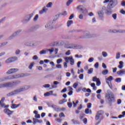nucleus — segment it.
Returning <instances> with one entry per match:
<instances>
[{
  "label": "nucleus",
  "instance_id": "f257e3e1",
  "mask_svg": "<svg viewBox=\"0 0 125 125\" xmlns=\"http://www.w3.org/2000/svg\"><path fill=\"white\" fill-rule=\"evenodd\" d=\"M49 46H64V47H79L77 43H71L68 41H60L51 42Z\"/></svg>",
  "mask_w": 125,
  "mask_h": 125
},
{
  "label": "nucleus",
  "instance_id": "f03ea898",
  "mask_svg": "<svg viewBox=\"0 0 125 125\" xmlns=\"http://www.w3.org/2000/svg\"><path fill=\"white\" fill-rule=\"evenodd\" d=\"M18 83H20V82L16 81L13 83L9 82L4 84H0V88H2V87H11V86H14V85L18 84Z\"/></svg>",
  "mask_w": 125,
  "mask_h": 125
},
{
  "label": "nucleus",
  "instance_id": "7ed1b4c3",
  "mask_svg": "<svg viewBox=\"0 0 125 125\" xmlns=\"http://www.w3.org/2000/svg\"><path fill=\"white\" fill-rule=\"evenodd\" d=\"M24 90H25V87L20 88L8 93L7 94V96H12L13 95H16V94H18L19 92H21V91H24Z\"/></svg>",
  "mask_w": 125,
  "mask_h": 125
},
{
  "label": "nucleus",
  "instance_id": "20e7f679",
  "mask_svg": "<svg viewBox=\"0 0 125 125\" xmlns=\"http://www.w3.org/2000/svg\"><path fill=\"white\" fill-rule=\"evenodd\" d=\"M107 98V100L109 103H114L116 102V99L115 98V95L113 93H110L106 96Z\"/></svg>",
  "mask_w": 125,
  "mask_h": 125
},
{
  "label": "nucleus",
  "instance_id": "39448f33",
  "mask_svg": "<svg viewBox=\"0 0 125 125\" xmlns=\"http://www.w3.org/2000/svg\"><path fill=\"white\" fill-rule=\"evenodd\" d=\"M25 76L24 74H17L15 75H12V76L5 78L6 80H14L15 79H19L20 78H23Z\"/></svg>",
  "mask_w": 125,
  "mask_h": 125
},
{
  "label": "nucleus",
  "instance_id": "423d86ee",
  "mask_svg": "<svg viewBox=\"0 0 125 125\" xmlns=\"http://www.w3.org/2000/svg\"><path fill=\"white\" fill-rule=\"evenodd\" d=\"M83 35L85 36V37H81L82 39H91V38H93L94 37V35L93 34H90V32L89 31H85L83 32Z\"/></svg>",
  "mask_w": 125,
  "mask_h": 125
},
{
  "label": "nucleus",
  "instance_id": "0eeeda50",
  "mask_svg": "<svg viewBox=\"0 0 125 125\" xmlns=\"http://www.w3.org/2000/svg\"><path fill=\"white\" fill-rule=\"evenodd\" d=\"M18 60V58L17 57H11L9 58L7 60L5 61V63H12V62H15Z\"/></svg>",
  "mask_w": 125,
  "mask_h": 125
},
{
  "label": "nucleus",
  "instance_id": "6e6552de",
  "mask_svg": "<svg viewBox=\"0 0 125 125\" xmlns=\"http://www.w3.org/2000/svg\"><path fill=\"white\" fill-rule=\"evenodd\" d=\"M32 17H33V14L28 15L25 17L24 20H22L23 23H28V22L31 20Z\"/></svg>",
  "mask_w": 125,
  "mask_h": 125
},
{
  "label": "nucleus",
  "instance_id": "1a4fd4ad",
  "mask_svg": "<svg viewBox=\"0 0 125 125\" xmlns=\"http://www.w3.org/2000/svg\"><path fill=\"white\" fill-rule=\"evenodd\" d=\"M77 9L78 10H80V12L82 13H84V11H87V10H86V8L84 7V6H83V5H79L77 7Z\"/></svg>",
  "mask_w": 125,
  "mask_h": 125
},
{
  "label": "nucleus",
  "instance_id": "9d476101",
  "mask_svg": "<svg viewBox=\"0 0 125 125\" xmlns=\"http://www.w3.org/2000/svg\"><path fill=\"white\" fill-rule=\"evenodd\" d=\"M18 71H19V69L17 68H11L9 69L6 73L8 74V75H10L11 74H14V73H16L18 72Z\"/></svg>",
  "mask_w": 125,
  "mask_h": 125
},
{
  "label": "nucleus",
  "instance_id": "9b49d317",
  "mask_svg": "<svg viewBox=\"0 0 125 125\" xmlns=\"http://www.w3.org/2000/svg\"><path fill=\"white\" fill-rule=\"evenodd\" d=\"M98 15L99 19H100L101 20H104V12L98 11Z\"/></svg>",
  "mask_w": 125,
  "mask_h": 125
},
{
  "label": "nucleus",
  "instance_id": "f8f14e48",
  "mask_svg": "<svg viewBox=\"0 0 125 125\" xmlns=\"http://www.w3.org/2000/svg\"><path fill=\"white\" fill-rule=\"evenodd\" d=\"M3 111H4V113L8 115V116H10L11 115H12L14 112L13 111H11L9 110V109L8 108H5V109H4Z\"/></svg>",
  "mask_w": 125,
  "mask_h": 125
},
{
  "label": "nucleus",
  "instance_id": "ddd939ff",
  "mask_svg": "<svg viewBox=\"0 0 125 125\" xmlns=\"http://www.w3.org/2000/svg\"><path fill=\"white\" fill-rule=\"evenodd\" d=\"M114 33L115 34H125V30L119 29L118 30L114 29Z\"/></svg>",
  "mask_w": 125,
  "mask_h": 125
},
{
  "label": "nucleus",
  "instance_id": "4468645a",
  "mask_svg": "<svg viewBox=\"0 0 125 125\" xmlns=\"http://www.w3.org/2000/svg\"><path fill=\"white\" fill-rule=\"evenodd\" d=\"M26 46H36V43H34L31 42H27L24 43Z\"/></svg>",
  "mask_w": 125,
  "mask_h": 125
},
{
  "label": "nucleus",
  "instance_id": "2eb2a0df",
  "mask_svg": "<svg viewBox=\"0 0 125 125\" xmlns=\"http://www.w3.org/2000/svg\"><path fill=\"white\" fill-rule=\"evenodd\" d=\"M48 9L46 7H43L42 10H40L39 12L40 14H43V13H46L47 12Z\"/></svg>",
  "mask_w": 125,
  "mask_h": 125
},
{
  "label": "nucleus",
  "instance_id": "dca6fc26",
  "mask_svg": "<svg viewBox=\"0 0 125 125\" xmlns=\"http://www.w3.org/2000/svg\"><path fill=\"white\" fill-rule=\"evenodd\" d=\"M100 116H102V111H99L97 112V114L96 115L95 120H97V121L99 120Z\"/></svg>",
  "mask_w": 125,
  "mask_h": 125
},
{
  "label": "nucleus",
  "instance_id": "f3484780",
  "mask_svg": "<svg viewBox=\"0 0 125 125\" xmlns=\"http://www.w3.org/2000/svg\"><path fill=\"white\" fill-rule=\"evenodd\" d=\"M4 100H5V98L4 97L2 98L1 100L0 101V106L2 108L5 106V104L3 103L4 102Z\"/></svg>",
  "mask_w": 125,
  "mask_h": 125
},
{
  "label": "nucleus",
  "instance_id": "a211bd4d",
  "mask_svg": "<svg viewBox=\"0 0 125 125\" xmlns=\"http://www.w3.org/2000/svg\"><path fill=\"white\" fill-rule=\"evenodd\" d=\"M37 123H38L39 124H41L42 123V120H39L38 119L36 118H33V124L36 125Z\"/></svg>",
  "mask_w": 125,
  "mask_h": 125
},
{
  "label": "nucleus",
  "instance_id": "6ab92c4d",
  "mask_svg": "<svg viewBox=\"0 0 125 125\" xmlns=\"http://www.w3.org/2000/svg\"><path fill=\"white\" fill-rule=\"evenodd\" d=\"M45 29H51L52 28V25H51V23L50 22H47L45 24Z\"/></svg>",
  "mask_w": 125,
  "mask_h": 125
},
{
  "label": "nucleus",
  "instance_id": "aec40b11",
  "mask_svg": "<svg viewBox=\"0 0 125 125\" xmlns=\"http://www.w3.org/2000/svg\"><path fill=\"white\" fill-rule=\"evenodd\" d=\"M52 108H53L54 110H55V111H56V112H59L60 111V108H59V107L57 106L56 105H52L51 106Z\"/></svg>",
  "mask_w": 125,
  "mask_h": 125
},
{
  "label": "nucleus",
  "instance_id": "412c9836",
  "mask_svg": "<svg viewBox=\"0 0 125 125\" xmlns=\"http://www.w3.org/2000/svg\"><path fill=\"white\" fill-rule=\"evenodd\" d=\"M114 7H115V5L114 4V3H109L107 5V8H108V9H112V8H114Z\"/></svg>",
  "mask_w": 125,
  "mask_h": 125
},
{
  "label": "nucleus",
  "instance_id": "4be33fe9",
  "mask_svg": "<svg viewBox=\"0 0 125 125\" xmlns=\"http://www.w3.org/2000/svg\"><path fill=\"white\" fill-rule=\"evenodd\" d=\"M20 105V104H12L11 107L12 109H16V108H18Z\"/></svg>",
  "mask_w": 125,
  "mask_h": 125
},
{
  "label": "nucleus",
  "instance_id": "5701e85b",
  "mask_svg": "<svg viewBox=\"0 0 125 125\" xmlns=\"http://www.w3.org/2000/svg\"><path fill=\"white\" fill-rule=\"evenodd\" d=\"M117 75H124L125 74V70L122 69L120 71H117Z\"/></svg>",
  "mask_w": 125,
  "mask_h": 125
},
{
  "label": "nucleus",
  "instance_id": "b1692460",
  "mask_svg": "<svg viewBox=\"0 0 125 125\" xmlns=\"http://www.w3.org/2000/svg\"><path fill=\"white\" fill-rule=\"evenodd\" d=\"M16 35L14 33H13L12 35H11V36H10L9 37V38H8V41H11V40H13V39H14V38H15Z\"/></svg>",
  "mask_w": 125,
  "mask_h": 125
},
{
  "label": "nucleus",
  "instance_id": "393cba45",
  "mask_svg": "<svg viewBox=\"0 0 125 125\" xmlns=\"http://www.w3.org/2000/svg\"><path fill=\"white\" fill-rule=\"evenodd\" d=\"M112 9H108L106 10L105 13L107 14V15H111V14H112Z\"/></svg>",
  "mask_w": 125,
  "mask_h": 125
},
{
  "label": "nucleus",
  "instance_id": "a878e982",
  "mask_svg": "<svg viewBox=\"0 0 125 125\" xmlns=\"http://www.w3.org/2000/svg\"><path fill=\"white\" fill-rule=\"evenodd\" d=\"M69 61L70 65H73L75 63V61L74 60V59H73V57H72L70 58Z\"/></svg>",
  "mask_w": 125,
  "mask_h": 125
},
{
  "label": "nucleus",
  "instance_id": "bb28decb",
  "mask_svg": "<svg viewBox=\"0 0 125 125\" xmlns=\"http://www.w3.org/2000/svg\"><path fill=\"white\" fill-rule=\"evenodd\" d=\"M123 67H124V62H123V61H120L119 62V65H118V68H119V69H123Z\"/></svg>",
  "mask_w": 125,
  "mask_h": 125
},
{
  "label": "nucleus",
  "instance_id": "cd10ccee",
  "mask_svg": "<svg viewBox=\"0 0 125 125\" xmlns=\"http://www.w3.org/2000/svg\"><path fill=\"white\" fill-rule=\"evenodd\" d=\"M7 43H8L7 42H4L2 43H0V47H3V46H5Z\"/></svg>",
  "mask_w": 125,
  "mask_h": 125
},
{
  "label": "nucleus",
  "instance_id": "c85d7f7f",
  "mask_svg": "<svg viewBox=\"0 0 125 125\" xmlns=\"http://www.w3.org/2000/svg\"><path fill=\"white\" fill-rule=\"evenodd\" d=\"M22 32V29H19L18 30L15 31L14 34L16 35V36H18L20 33Z\"/></svg>",
  "mask_w": 125,
  "mask_h": 125
},
{
  "label": "nucleus",
  "instance_id": "c756f323",
  "mask_svg": "<svg viewBox=\"0 0 125 125\" xmlns=\"http://www.w3.org/2000/svg\"><path fill=\"white\" fill-rule=\"evenodd\" d=\"M90 85L91 87H93V89H94V90H96L97 89V87L95 86V83H92Z\"/></svg>",
  "mask_w": 125,
  "mask_h": 125
},
{
  "label": "nucleus",
  "instance_id": "7c9ffc66",
  "mask_svg": "<svg viewBox=\"0 0 125 125\" xmlns=\"http://www.w3.org/2000/svg\"><path fill=\"white\" fill-rule=\"evenodd\" d=\"M110 2H112L114 5H117V4H118V0H110Z\"/></svg>",
  "mask_w": 125,
  "mask_h": 125
},
{
  "label": "nucleus",
  "instance_id": "2f4dec72",
  "mask_svg": "<svg viewBox=\"0 0 125 125\" xmlns=\"http://www.w3.org/2000/svg\"><path fill=\"white\" fill-rule=\"evenodd\" d=\"M73 21H68L67 22V26L68 27H70L72 24H73Z\"/></svg>",
  "mask_w": 125,
  "mask_h": 125
},
{
  "label": "nucleus",
  "instance_id": "473e14b6",
  "mask_svg": "<svg viewBox=\"0 0 125 125\" xmlns=\"http://www.w3.org/2000/svg\"><path fill=\"white\" fill-rule=\"evenodd\" d=\"M52 2H49L47 5L46 7L47 8H51V7H52Z\"/></svg>",
  "mask_w": 125,
  "mask_h": 125
},
{
  "label": "nucleus",
  "instance_id": "72a5a7b5",
  "mask_svg": "<svg viewBox=\"0 0 125 125\" xmlns=\"http://www.w3.org/2000/svg\"><path fill=\"white\" fill-rule=\"evenodd\" d=\"M65 102H67V101L66 100V99H63L62 100H60L59 102V104H63V103H65Z\"/></svg>",
  "mask_w": 125,
  "mask_h": 125
},
{
  "label": "nucleus",
  "instance_id": "f704fd0d",
  "mask_svg": "<svg viewBox=\"0 0 125 125\" xmlns=\"http://www.w3.org/2000/svg\"><path fill=\"white\" fill-rule=\"evenodd\" d=\"M108 73H109V70H108L107 69H105L102 71V74L103 75H107Z\"/></svg>",
  "mask_w": 125,
  "mask_h": 125
},
{
  "label": "nucleus",
  "instance_id": "c9c22d12",
  "mask_svg": "<svg viewBox=\"0 0 125 125\" xmlns=\"http://www.w3.org/2000/svg\"><path fill=\"white\" fill-rule=\"evenodd\" d=\"M34 65H35V62H31L28 67L29 69H30V70L32 69L33 67H34Z\"/></svg>",
  "mask_w": 125,
  "mask_h": 125
},
{
  "label": "nucleus",
  "instance_id": "e433bc0d",
  "mask_svg": "<svg viewBox=\"0 0 125 125\" xmlns=\"http://www.w3.org/2000/svg\"><path fill=\"white\" fill-rule=\"evenodd\" d=\"M73 0H68L67 2H66V5L67 6H69L72 2H73Z\"/></svg>",
  "mask_w": 125,
  "mask_h": 125
},
{
  "label": "nucleus",
  "instance_id": "4c0bfd02",
  "mask_svg": "<svg viewBox=\"0 0 125 125\" xmlns=\"http://www.w3.org/2000/svg\"><path fill=\"white\" fill-rule=\"evenodd\" d=\"M79 104V101L76 100V102H73V107H77V104Z\"/></svg>",
  "mask_w": 125,
  "mask_h": 125
},
{
  "label": "nucleus",
  "instance_id": "58836bf2",
  "mask_svg": "<svg viewBox=\"0 0 125 125\" xmlns=\"http://www.w3.org/2000/svg\"><path fill=\"white\" fill-rule=\"evenodd\" d=\"M50 95H53V96H57V94H53V91H50L48 92Z\"/></svg>",
  "mask_w": 125,
  "mask_h": 125
},
{
  "label": "nucleus",
  "instance_id": "ea45409f",
  "mask_svg": "<svg viewBox=\"0 0 125 125\" xmlns=\"http://www.w3.org/2000/svg\"><path fill=\"white\" fill-rule=\"evenodd\" d=\"M93 72V69L92 68H91L88 70L87 73L89 74H92Z\"/></svg>",
  "mask_w": 125,
  "mask_h": 125
},
{
  "label": "nucleus",
  "instance_id": "a19ab883",
  "mask_svg": "<svg viewBox=\"0 0 125 125\" xmlns=\"http://www.w3.org/2000/svg\"><path fill=\"white\" fill-rule=\"evenodd\" d=\"M92 81L93 82H97L98 81H99V78H97L96 76H95L93 78Z\"/></svg>",
  "mask_w": 125,
  "mask_h": 125
},
{
  "label": "nucleus",
  "instance_id": "79ce46f5",
  "mask_svg": "<svg viewBox=\"0 0 125 125\" xmlns=\"http://www.w3.org/2000/svg\"><path fill=\"white\" fill-rule=\"evenodd\" d=\"M46 51H47V50H42L40 52V54H45V53H46Z\"/></svg>",
  "mask_w": 125,
  "mask_h": 125
},
{
  "label": "nucleus",
  "instance_id": "37998d69",
  "mask_svg": "<svg viewBox=\"0 0 125 125\" xmlns=\"http://www.w3.org/2000/svg\"><path fill=\"white\" fill-rule=\"evenodd\" d=\"M78 85L79 84L78 83H75L73 85V87H74V88H77Z\"/></svg>",
  "mask_w": 125,
  "mask_h": 125
},
{
  "label": "nucleus",
  "instance_id": "c03bdc74",
  "mask_svg": "<svg viewBox=\"0 0 125 125\" xmlns=\"http://www.w3.org/2000/svg\"><path fill=\"white\" fill-rule=\"evenodd\" d=\"M113 80H114L113 77L109 76L108 78H107L106 81H109V82H111V81H113Z\"/></svg>",
  "mask_w": 125,
  "mask_h": 125
},
{
  "label": "nucleus",
  "instance_id": "a18cd8bd",
  "mask_svg": "<svg viewBox=\"0 0 125 125\" xmlns=\"http://www.w3.org/2000/svg\"><path fill=\"white\" fill-rule=\"evenodd\" d=\"M47 51H49L50 54L54 51V49L53 48H52L51 49H47Z\"/></svg>",
  "mask_w": 125,
  "mask_h": 125
},
{
  "label": "nucleus",
  "instance_id": "49530a36",
  "mask_svg": "<svg viewBox=\"0 0 125 125\" xmlns=\"http://www.w3.org/2000/svg\"><path fill=\"white\" fill-rule=\"evenodd\" d=\"M115 82L116 83H121V82H122V79H121V78H116L115 79Z\"/></svg>",
  "mask_w": 125,
  "mask_h": 125
},
{
  "label": "nucleus",
  "instance_id": "de8ad7c7",
  "mask_svg": "<svg viewBox=\"0 0 125 125\" xmlns=\"http://www.w3.org/2000/svg\"><path fill=\"white\" fill-rule=\"evenodd\" d=\"M62 61H63L62 59H59L57 60V64H60Z\"/></svg>",
  "mask_w": 125,
  "mask_h": 125
},
{
  "label": "nucleus",
  "instance_id": "09e8293b",
  "mask_svg": "<svg viewBox=\"0 0 125 125\" xmlns=\"http://www.w3.org/2000/svg\"><path fill=\"white\" fill-rule=\"evenodd\" d=\"M120 57H121V53L118 52V53L116 54V59H120Z\"/></svg>",
  "mask_w": 125,
  "mask_h": 125
},
{
  "label": "nucleus",
  "instance_id": "8fccbe9b",
  "mask_svg": "<svg viewBox=\"0 0 125 125\" xmlns=\"http://www.w3.org/2000/svg\"><path fill=\"white\" fill-rule=\"evenodd\" d=\"M101 84V82H100V80L99 79L98 81L96 82V85L97 86H99Z\"/></svg>",
  "mask_w": 125,
  "mask_h": 125
},
{
  "label": "nucleus",
  "instance_id": "3c124183",
  "mask_svg": "<svg viewBox=\"0 0 125 125\" xmlns=\"http://www.w3.org/2000/svg\"><path fill=\"white\" fill-rule=\"evenodd\" d=\"M67 106L69 108H72V106H73V104L72 103H67Z\"/></svg>",
  "mask_w": 125,
  "mask_h": 125
},
{
  "label": "nucleus",
  "instance_id": "603ef678",
  "mask_svg": "<svg viewBox=\"0 0 125 125\" xmlns=\"http://www.w3.org/2000/svg\"><path fill=\"white\" fill-rule=\"evenodd\" d=\"M105 10H106V7L104 6L102 7L101 10H99V11H102V12H104Z\"/></svg>",
  "mask_w": 125,
  "mask_h": 125
},
{
  "label": "nucleus",
  "instance_id": "864d4df0",
  "mask_svg": "<svg viewBox=\"0 0 125 125\" xmlns=\"http://www.w3.org/2000/svg\"><path fill=\"white\" fill-rule=\"evenodd\" d=\"M78 17H79V19L83 20V14H81L79 15Z\"/></svg>",
  "mask_w": 125,
  "mask_h": 125
},
{
  "label": "nucleus",
  "instance_id": "5fc2aeb1",
  "mask_svg": "<svg viewBox=\"0 0 125 125\" xmlns=\"http://www.w3.org/2000/svg\"><path fill=\"white\" fill-rule=\"evenodd\" d=\"M112 16L114 20H116V19H117V14H112Z\"/></svg>",
  "mask_w": 125,
  "mask_h": 125
},
{
  "label": "nucleus",
  "instance_id": "6e6d98bb",
  "mask_svg": "<svg viewBox=\"0 0 125 125\" xmlns=\"http://www.w3.org/2000/svg\"><path fill=\"white\" fill-rule=\"evenodd\" d=\"M70 58H71V57H66L65 58L66 63H69V60H70Z\"/></svg>",
  "mask_w": 125,
  "mask_h": 125
},
{
  "label": "nucleus",
  "instance_id": "4d7b16f0",
  "mask_svg": "<svg viewBox=\"0 0 125 125\" xmlns=\"http://www.w3.org/2000/svg\"><path fill=\"white\" fill-rule=\"evenodd\" d=\"M38 19H39V15H36L34 18V21H37V20H38Z\"/></svg>",
  "mask_w": 125,
  "mask_h": 125
},
{
  "label": "nucleus",
  "instance_id": "13d9d810",
  "mask_svg": "<svg viewBox=\"0 0 125 125\" xmlns=\"http://www.w3.org/2000/svg\"><path fill=\"white\" fill-rule=\"evenodd\" d=\"M59 117H60V118H62V117H65V115L64 114V113L63 112H62V113H60Z\"/></svg>",
  "mask_w": 125,
  "mask_h": 125
},
{
  "label": "nucleus",
  "instance_id": "bf43d9fd",
  "mask_svg": "<svg viewBox=\"0 0 125 125\" xmlns=\"http://www.w3.org/2000/svg\"><path fill=\"white\" fill-rule=\"evenodd\" d=\"M79 79H80V80H83V74H81L79 76Z\"/></svg>",
  "mask_w": 125,
  "mask_h": 125
},
{
  "label": "nucleus",
  "instance_id": "052dcab7",
  "mask_svg": "<svg viewBox=\"0 0 125 125\" xmlns=\"http://www.w3.org/2000/svg\"><path fill=\"white\" fill-rule=\"evenodd\" d=\"M102 55L104 57H106L107 56V53L106 52H102Z\"/></svg>",
  "mask_w": 125,
  "mask_h": 125
},
{
  "label": "nucleus",
  "instance_id": "680f3d73",
  "mask_svg": "<svg viewBox=\"0 0 125 125\" xmlns=\"http://www.w3.org/2000/svg\"><path fill=\"white\" fill-rule=\"evenodd\" d=\"M67 91V88L64 87L62 91L61 92L62 93H63L64 92H66Z\"/></svg>",
  "mask_w": 125,
  "mask_h": 125
},
{
  "label": "nucleus",
  "instance_id": "e2e57ef3",
  "mask_svg": "<svg viewBox=\"0 0 125 125\" xmlns=\"http://www.w3.org/2000/svg\"><path fill=\"white\" fill-rule=\"evenodd\" d=\"M93 60H94V58H93V57H91L90 59H89L88 61V62H93Z\"/></svg>",
  "mask_w": 125,
  "mask_h": 125
},
{
  "label": "nucleus",
  "instance_id": "0e129e2a",
  "mask_svg": "<svg viewBox=\"0 0 125 125\" xmlns=\"http://www.w3.org/2000/svg\"><path fill=\"white\" fill-rule=\"evenodd\" d=\"M94 67L95 68H98L99 67V63L98 62H96L95 64H94Z\"/></svg>",
  "mask_w": 125,
  "mask_h": 125
},
{
  "label": "nucleus",
  "instance_id": "69168bd1",
  "mask_svg": "<svg viewBox=\"0 0 125 125\" xmlns=\"http://www.w3.org/2000/svg\"><path fill=\"white\" fill-rule=\"evenodd\" d=\"M85 114H89V108H86L85 110Z\"/></svg>",
  "mask_w": 125,
  "mask_h": 125
},
{
  "label": "nucleus",
  "instance_id": "338daca9",
  "mask_svg": "<svg viewBox=\"0 0 125 125\" xmlns=\"http://www.w3.org/2000/svg\"><path fill=\"white\" fill-rule=\"evenodd\" d=\"M50 94H49V93L48 92H47L44 94V96L47 97V96H50Z\"/></svg>",
  "mask_w": 125,
  "mask_h": 125
},
{
  "label": "nucleus",
  "instance_id": "774afa93",
  "mask_svg": "<svg viewBox=\"0 0 125 125\" xmlns=\"http://www.w3.org/2000/svg\"><path fill=\"white\" fill-rule=\"evenodd\" d=\"M120 13H121L122 14H123L124 15H125V11L124 10V9H122L120 11Z\"/></svg>",
  "mask_w": 125,
  "mask_h": 125
}]
</instances>
